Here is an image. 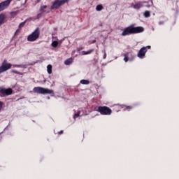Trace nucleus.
<instances>
[{"mask_svg":"<svg viewBox=\"0 0 179 179\" xmlns=\"http://www.w3.org/2000/svg\"><path fill=\"white\" fill-rule=\"evenodd\" d=\"M145 29L142 27H134V25H131L127 28H125L121 36H129V34H136L138 33H142L144 31Z\"/></svg>","mask_w":179,"mask_h":179,"instance_id":"obj_1","label":"nucleus"},{"mask_svg":"<svg viewBox=\"0 0 179 179\" xmlns=\"http://www.w3.org/2000/svg\"><path fill=\"white\" fill-rule=\"evenodd\" d=\"M33 90L34 93H38L39 94H52L54 93L52 90L41 87H35Z\"/></svg>","mask_w":179,"mask_h":179,"instance_id":"obj_2","label":"nucleus"},{"mask_svg":"<svg viewBox=\"0 0 179 179\" xmlns=\"http://www.w3.org/2000/svg\"><path fill=\"white\" fill-rule=\"evenodd\" d=\"M40 37V29L36 28L34 31H33L27 37V41H36Z\"/></svg>","mask_w":179,"mask_h":179,"instance_id":"obj_3","label":"nucleus"},{"mask_svg":"<svg viewBox=\"0 0 179 179\" xmlns=\"http://www.w3.org/2000/svg\"><path fill=\"white\" fill-rule=\"evenodd\" d=\"M97 111L102 115H111V113H113V110L107 106H99Z\"/></svg>","mask_w":179,"mask_h":179,"instance_id":"obj_4","label":"nucleus"},{"mask_svg":"<svg viewBox=\"0 0 179 179\" xmlns=\"http://www.w3.org/2000/svg\"><path fill=\"white\" fill-rule=\"evenodd\" d=\"M67 2H69V0H56L52 3L51 9H58V8L62 6V5H65Z\"/></svg>","mask_w":179,"mask_h":179,"instance_id":"obj_5","label":"nucleus"},{"mask_svg":"<svg viewBox=\"0 0 179 179\" xmlns=\"http://www.w3.org/2000/svg\"><path fill=\"white\" fill-rule=\"evenodd\" d=\"M12 68V64L10 63L6 62V60H4L0 66V73L3 72H6V71Z\"/></svg>","mask_w":179,"mask_h":179,"instance_id":"obj_6","label":"nucleus"},{"mask_svg":"<svg viewBox=\"0 0 179 179\" xmlns=\"http://www.w3.org/2000/svg\"><path fill=\"white\" fill-rule=\"evenodd\" d=\"M148 48L150 49V46L141 48L137 54V57L141 58V59H143L145 55H146V52H148Z\"/></svg>","mask_w":179,"mask_h":179,"instance_id":"obj_7","label":"nucleus"},{"mask_svg":"<svg viewBox=\"0 0 179 179\" xmlns=\"http://www.w3.org/2000/svg\"><path fill=\"white\" fill-rule=\"evenodd\" d=\"M12 2V0H6L5 1H3L0 3V12H2V10H5L10 5V3Z\"/></svg>","mask_w":179,"mask_h":179,"instance_id":"obj_8","label":"nucleus"},{"mask_svg":"<svg viewBox=\"0 0 179 179\" xmlns=\"http://www.w3.org/2000/svg\"><path fill=\"white\" fill-rule=\"evenodd\" d=\"M145 1H138L136 2L134 4H131V8L136 9V10H139L141 8H143V3H145Z\"/></svg>","mask_w":179,"mask_h":179,"instance_id":"obj_9","label":"nucleus"},{"mask_svg":"<svg viewBox=\"0 0 179 179\" xmlns=\"http://www.w3.org/2000/svg\"><path fill=\"white\" fill-rule=\"evenodd\" d=\"M12 89L8 88V89H4V88H0V93L1 94H6L7 96H9V94H12Z\"/></svg>","mask_w":179,"mask_h":179,"instance_id":"obj_10","label":"nucleus"},{"mask_svg":"<svg viewBox=\"0 0 179 179\" xmlns=\"http://www.w3.org/2000/svg\"><path fill=\"white\" fill-rule=\"evenodd\" d=\"M6 20V15H5V14L3 13L0 14V26H2V24L5 23Z\"/></svg>","mask_w":179,"mask_h":179,"instance_id":"obj_11","label":"nucleus"},{"mask_svg":"<svg viewBox=\"0 0 179 179\" xmlns=\"http://www.w3.org/2000/svg\"><path fill=\"white\" fill-rule=\"evenodd\" d=\"M24 24H26V22H21L18 27V29L15 32V36L17 34V33H20V29L22 27H24Z\"/></svg>","mask_w":179,"mask_h":179,"instance_id":"obj_12","label":"nucleus"},{"mask_svg":"<svg viewBox=\"0 0 179 179\" xmlns=\"http://www.w3.org/2000/svg\"><path fill=\"white\" fill-rule=\"evenodd\" d=\"M93 51H94V49H91L88 51H83L81 52L82 55H89V54H92V52H93Z\"/></svg>","mask_w":179,"mask_h":179,"instance_id":"obj_13","label":"nucleus"},{"mask_svg":"<svg viewBox=\"0 0 179 179\" xmlns=\"http://www.w3.org/2000/svg\"><path fill=\"white\" fill-rule=\"evenodd\" d=\"M47 71L49 75H51V73H52V66L51 64L48 65Z\"/></svg>","mask_w":179,"mask_h":179,"instance_id":"obj_14","label":"nucleus"},{"mask_svg":"<svg viewBox=\"0 0 179 179\" xmlns=\"http://www.w3.org/2000/svg\"><path fill=\"white\" fill-rule=\"evenodd\" d=\"M80 83H81V85H89V83H90V81H89L88 80H81L80 81Z\"/></svg>","mask_w":179,"mask_h":179,"instance_id":"obj_15","label":"nucleus"},{"mask_svg":"<svg viewBox=\"0 0 179 179\" xmlns=\"http://www.w3.org/2000/svg\"><path fill=\"white\" fill-rule=\"evenodd\" d=\"M72 58H69V59H67L65 62H64V64L65 65H71V64H72Z\"/></svg>","mask_w":179,"mask_h":179,"instance_id":"obj_16","label":"nucleus"},{"mask_svg":"<svg viewBox=\"0 0 179 179\" xmlns=\"http://www.w3.org/2000/svg\"><path fill=\"white\" fill-rule=\"evenodd\" d=\"M103 10V6L101 4L96 6V10H97V12H100V10Z\"/></svg>","mask_w":179,"mask_h":179,"instance_id":"obj_17","label":"nucleus"},{"mask_svg":"<svg viewBox=\"0 0 179 179\" xmlns=\"http://www.w3.org/2000/svg\"><path fill=\"white\" fill-rule=\"evenodd\" d=\"M51 45H52V47H57V45H58V41H52V43H51Z\"/></svg>","mask_w":179,"mask_h":179,"instance_id":"obj_18","label":"nucleus"},{"mask_svg":"<svg viewBox=\"0 0 179 179\" xmlns=\"http://www.w3.org/2000/svg\"><path fill=\"white\" fill-rule=\"evenodd\" d=\"M44 9H47V6H42L40 8V11L42 13H44L45 11H44Z\"/></svg>","mask_w":179,"mask_h":179,"instance_id":"obj_19","label":"nucleus"},{"mask_svg":"<svg viewBox=\"0 0 179 179\" xmlns=\"http://www.w3.org/2000/svg\"><path fill=\"white\" fill-rule=\"evenodd\" d=\"M144 16H145V17H150V12H149V11H145V12L144 13Z\"/></svg>","mask_w":179,"mask_h":179,"instance_id":"obj_20","label":"nucleus"},{"mask_svg":"<svg viewBox=\"0 0 179 179\" xmlns=\"http://www.w3.org/2000/svg\"><path fill=\"white\" fill-rule=\"evenodd\" d=\"M77 117H80V111H78L77 113H76L73 116L74 120H76Z\"/></svg>","mask_w":179,"mask_h":179,"instance_id":"obj_21","label":"nucleus"},{"mask_svg":"<svg viewBox=\"0 0 179 179\" xmlns=\"http://www.w3.org/2000/svg\"><path fill=\"white\" fill-rule=\"evenodd\" d=\"M11 72L13 73H17V75H23V73H22L21 72H19V71H15V70H13V71H11Z\"/></svg>","mask_w":179,"mask_h":179,"instance_id":"obj_22","label":"nucleus"},{"mask_svg":"<svg viewBox=\"0 0 179 179\" xmlns=\"http://www.w3.org/2000/svg\"><path fill=\"white\" fill-rule=\"evenodd\" d=\"M128 60H129V59H128V55H127V54H125V55H124V61L125 62H128Z\"/></svg>","mask_w":179,"mask_h":179,"instance_id":"obj_23","label":"nucleus"},{"mask_svg":"<svg viewBox=\"0 0 179 179\" xmlns=\"http://www.w3.org/2000/svg\"><path fill=\"white\" fill-rule=\"evenodd\" d=\"M13 68H22V65L15 64V65H13Z\"/></svg>","mask_w":179,"mask_h":179,"instance_id":"obj_24","label":"nucleus"},{"mask_svg":"<svg viewBox=\"0 0 179 179\" xmlns=\"http://www.w3.org/2000/svg\"><path fill=\"white\" fill-rule=\"evenodd\" d=\"M3 106V103H2V101H0V111L2 110Z\"/></svg>","mask_w":179,"mask_h":179,"instance_id":"obj_25","label":"nucleus"},{"mask_svg":"<svg viewBox=\"0 0 179 179\" xmlns=\"http://www.w3.org/2000/svg\"><path fill=\"white\" fill-rule=\"evenodd\" d=\"M106 58H107V53H106V51H104L103 59H106Z\"/></svg>","mask_w":179,"mask_h":179,"instance_id":"obj_26","label":"nucleus"},{"mask_svg":"<svg viewBox=\"0 0 179 179\" xmlns=\"http://www.w3.org/2000/svg\"><path fill=\"white\" fill-rule=\"evenodd\" d=\"M17 13V12H12L11 15H13V16H16Z\"/></svg>","mask_w":179,"mask_h":179,"instance_id":"obj_27","label":"nucleus"},{"mask_svg":"<svg viewBox=\"0 0 179 179\" xmlns=\"http://www.w3.org/2000/svg\"><path fill=\"white\" fill-rule=\"evenodd\" d=\"M131 108H131V107H129V106H127L124 110H131Z\"/></svg>","mask_w":179,"mask_h":179,"instance_id":"obj_28","label":"nucleus"},{"mask_svg":"<svg viewBox=\"0 0 179 179\" xmlns=\"http://www.w3.org/2000/svg\"><path fill=\"white\" fill-rule=\"evenodd\" d=\"M38 17H41V14H38Z\"/></svg>","mask_w":179,"mask_h":179,"instance_id":"obj_29","label":"nucleus"},{"mask_svg":"<svg viewBox=\"0 0 179 179\" xmlns=\"http://www.w3.org/2000/svg\"><path fill=\"white\" fill-rule=\"evenodd\" d=\"M63 132H64V131H60L59 132V134H63Z\"/></svg>","mask_w":179,"mask_h":179,"instance_id":"obj_30","label":"nucleus"},{"mask_svg":"<svg viewBox=\"0 0 179 179\" xmlns=\"http://www.w3.org/2000/svg\"><path fill=\"white\" fill-rule=\"evenodd\" d=\"M147 8H150V5L145 6Z\"/></svg>","mask_w":179,"mask_h":179,"instance_id":"obj_31","label":"nucleus"},{"mask_svg":"<svg viewBox=\"0 0 179 179\" xmlns=\"http://www.w3.org/2000/svg\"><path fill=\"white\" fill-rule=\"evenodd\" d=\"M17 1H20V0H17Z\"/></svg>","mask_w":179,"mask_h":179,"instance_id":"obj_32","label":"nucleus"}]
</instances>
